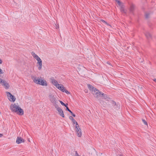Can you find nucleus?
Segmentation results:
<instances>
[{
	"mask_svg": "<svg viewBox=\"0 0 156 156\" xmlns=\"http://www.w3.org/2000/svg\"><path fill=\"white\" fill-rule=\"evenodd\" d=\"M93 92L94 94L96 96L97 98L101 97V93L97 89H94V90Z\"/></svg>",
	"mask_w": 156,
	"mask_h": 156,
	"instance_id": "obj_8",
	"label": "nucleus"
},
{
	"mask_svg": "<svg viewBox=\"0 0 156 156\" xmlns=\"http://www.w3.org/2000/svg\"><path fill=\"white\" fill-rule=\"evenodd\" d=\"M76 121L74 119L72 121V122L73 123L74 122H76Z\"/></svg>",
	"mask_w": 156,
	"mask_h": 156,
	"instance_id": "obj_32",
	"label": "nucleus"
},
{
	"mask_svg": "<svg viewBox=\"0 0 156 156\" xmlns=\"http://www.w3.org/2000/svg\"><path fill=\"white\" fill-rule=\"evenodd\" d=\"M49 98L50 101L53 104L55 107V105H57L56 104L57 101L55 95L53 94L50 93L49 95Z\"/></svg>",
	"mask_w": 156,
	"mask_h": 156,
	"instance_id": "obj_3",
	"label": "nucleus"
},
{
	"mask_svg": "<svg viewBox=\"0 0 156 156\" xmlns=\"http://www.w3.org/2000/svg\"><path fill=\"white\" fill-rule=\"evenodd\" d=\"M150 14L149 13H146L145 15V17L146 19L149 18Z\"/></svg>",
	"mask_w": 156,
	"mask_h": 156,
	"instance_id": "obj_17",
	"label": "nucleus"
},
{
	"mask_svg": "<svg viewBox=\"0 0 156 156\" xmlns=\"http://www.w3.org/2000/svg\"><path fill=\"white\" fill-rule=\"evenodd\" d=\"M146 36L148 38H150L151 37V34L149 32H146L145 34Z\"/></svg>",
	"mask_w": 156,
	"mask_h": 156,
	"instance_id": "obj_16",
	"label": "nucleus"
},
{
	"mask_svg": "<svg viewBox=\"0 0 156 156\" xmlns=\"http://www.w3.org/2000/svg\"><path fill=\"white\" fill-rule=\"evenodd\" d=\"M75 128L77 136L79 137H80L81 136L82 133L81 130L80 128V126H75Z\"/></svg>",
	"mask_w": 156,
	"mask_h": 156,
	"instance_id": "obj_9",
	"label": "nucleus"
},
{
	"mask_svg": "<svg viewBox=\"0 0 156 156\" xmlns=\"http://www.w3.org/2000/svg\"><path fill=\"white\" fill-rule=\"evenodd\" d=\"M116 2H117V1H118V0H116Z\"/></svg>",
	"mask_w": 156,
	"mask_h": 156,
	"instance_id": "obj_37",
	"label": "nucleus"
},
{
	"mask_svg": "<svg viewBox=\"0 0 156 156\" xmlns=\"http://www.w3.org/2000/svg\"><path fill=\"white\" fill-rule=\"evenodd\" d=\"M135 5L133 4H131L130 5V7L129 9V10L130 12L131 13H133L134 12V11L135 9Z\"/></svg>",
	"mask_w": 156,
	"mask_h": 156,
	"instance_id": "obj_12",
	"label": "nucleus"
},
{
	"mask_svg": "<svg viewBox=\"0 0 156 156\" xmlns=\"http://www.w3.org/2000/svg\"><path fill=\"white\" fill-rule=\"evenodd\" d=\"M142 121L145 125H147V123L146 122V121L145 120L142 119Z\"/></svg>",
	"mask_w": 156,
	"mask_h": 156,
	"instance_id": "obj_22",
	"label": "nucleus"
},
{
	"mask_svg": "<svg viewBox=\"0 0 156 156\" xmlns=\"http://www.w3.org/2000/svg\"><path fill=\"white\" fill-rule=\"evenodd\" d=\"M40 79V78L39 77H37L34 76L32 77V79L33 80L34 82L37 84H40V83L38 82Z\"/></svg>",
	"mask_w": 156,
	"mask_h": 156,
	"instance_id": "obj_11",
	"label": "nucleus"
},
{
	"mask_svg": "<svg viewBox=\"0 0 156 156\" xmlns=\"http://www.w3.org/2000/svg\"><path fill=\"white\" fill-rule=\"evenodd\" d=\"M51 83L57 88L61 90L62 92H64L65 87L62 85H61L60 86V85L58 83V81L55 80L54 78H52L51 79Z\"/></svg>",
	"mask_w": 156,
	"mask_h": 156,
	"instance_id": "obj_2",
	"label": "nucleus"
},
{
	"mask_svg": "<svg viewBox=\"0 0 156 156\" xmlns=\"http://www.w3.org/2000/svg\"><path fill=\"white\" fill-rule=\"evenodd\" d=\"M154 81L155 82H156V79H155L154 80Z\"/></svg>",
	"mask_w": 156,
	"mask_h": 156,
	"instance_id": "obj_36",
	"label": "nucleus"
},
{
	"mask_svg": "<svg viewBox=\"0 0 156 156\" xmlns=\"http://www.w3.org/2000/svg\"><path fill=\"white\" fill-rule=\"evenodd\" d=\"M69 119L72 120V121L74 119L72 116H70L69 117Z\"/></svg>",
	"mask_w": 156,
	"mask_h": 156,
	"instance_id": "obj_28",
	"label": "nucleus"
},
{
	"mask_svg": "<svg viewBox=\"0 0 156 156\" xmlns=\"http://www.w3.org/2000/svg\"><path fill=\"white\" fill-rule=\"evenodd\" d=\"M2 60L1 59H0V64H2Z\"/></svg>",
	"mask_w": 156,
	"mask_h": 156,
	"instance_id": "obj_34",
	"label": "nucleus"
},
{
	"mask_svg": "<svg viewBox=\"0 0 156 156\" xmlns=\"http://www.w3.org/2000/svg\"><path fill=\"white\" fill-rule=\"evenodd\" d=\"M73 125L75 124L76 125L75 126H78V127L79 126V125L77 123L76 121V122H74L73 123Z\"/></svg>",
	"mask_w": 156,
	"mask_h": 156,
	"instance_id": "obj_24",
	"label": "nucleus"
},
{
	"mask_svg": "<svg viewBox=\"0 0 156 156\" xmlns=\"http://www.w3.org/2000/svg\"><path fill=\"white\" fill-rule=\"evenodd\" d=\"M101 97H103L104 98L106 99L107 98V95L105 94H104L103 93H101Z\"/></svg>",
	"mask_w": 156,
	"mask_h": 156,
	"instance_id": "obj_20",
	"label": "nucleus"
},
{
	"mask_svg": "<svg viewBox=\"0 0 156 156\" xmlns=\"http://www.w3.org/2000/svg\"><path fill=\"white\" fill-rule=\"evenodd\" d=\"M72 116H73V117H75L76 115H75L73 114L72 112V113H71Z\"/></svg>",
	"mask_w": 156,
	"mask_h": 156,
	"instance_id": "obj_31",
	"label": "nucleus"
},
{
	"mask_svg": "<svg viewBox=\"0 0 156 156\" xmlns=\"http://www.w3.org/2000/svg\"><path fill=\"white\" fill-rule=\"evenodd\" d=\"M3 73L2 70L0 68V74H2Z\"/></svg>",
	"mask_w": 156,
	"mask_h": 156,
	"instance_id": "obj_30",
	"label": "nucleus"
},
{
	"mask_svg": "<svg viewBox=\"0 0 156 156\" xmlns=\"http://www.w3.org/2000/svg\"><path fill=\"white\" fill-rule=\"evenodd\" d=\"M101 20L102 22H103V23H106L107 25L110 26V25H109L108 23H107L106 22H105L104 20Z\"/></svg>",
	"mask_w": 156,
	"mask_h": 156,
	"instance_id": "obj_26",
	"label": "nucleus"
},
{
	"mask_svg": "<svg viewBox=\"0 0 156 156\" xmlns=\"http://www.w3.org/2000/svg\"><path fill=\"white\" fill-rule=\"evenodd\" d=\"M87 86L88 88L90 90H92L93 92L94 90V89H96V88L93 87L92 85L90 84H88Z\"/></svg>",
	"mask_w": 156,
	"mask_h": 156,
	"instance_id": "obj_14",
	"label": "nucleus"
},
{
	"mask_svg": "<svg viewBox=\"0 0 156 156\" xmlns=\"http://www.w3.org/2000/svg\"><path fill=\"white\" fill-rule=\"evenodd\" d=\"M24 140L20 137H18L16 140V143L17 144H20L21 143L24 142Z\"/></svg>",
	"mask_w": 156,
	"mask_h": 156,
	"instance_id": "obj_13",
	"label": "nucleus"
},
{
	"mask_svg": "<svg viewBox=\"0 0 156 156\" xmlns=\"http://www.w3.org/2000/svg\"><path fill=\"white\" fill-rule=\"evenodd\" d=\"M75 156H80L79 155H78V153H77V151L76 152V153L75 155Z\"/></svg>",
	"mask_w": 156,
	"mask_h": 156,
	"instance_id": "obj_29",
	"label": "nucleus"
},
{
	"mask_svg": "<svg viewBox=\"0 0 156 156\" xmlns=\"http://www.w3.org/2000/svg\"><path fill=\"white\" fill-rule=\"evenodd\" d=\"M36 59L37 61V63L42 62L41 60L39 57H37V58H36Z\"/></svg>",
	"mask_w": 156,
	"mask_h": 156,
	"instance_id": "obj_18",
	"label": "nucleus"
},
{
	"mask_svg": "<svg viewBox=\"0 0 156 156\" xmlns=\"http://www.w3.org/2000/svg\"><path fill=\"white\" fill-rule=\"evenodd\" d=\"M64 92H65L66 93L68 94H70V92H69L67 90L65 89L64 90Z\"/></svg>",
	"mask_w": 156,
	"mask_h": 156,
	"instance_id": "obj_25",
	"label": "nucleus"
},
{
	"mask_svg": "<svg viewBox=\"0 0 156 156\" xmlns=\"http://www.w3.org/2000/svg\"><path fill=\"white\" fill-rule=\"evenodd\" d=\"M3 135L2 134L0 133V137H2V136Z\"/></svg>",
	"mask_w": 156,
	"mask_h": 156,
	"instance_id": "obj_35",
	"label": "nucleus"
},
{
	"mask_svg": "<svg viewBox=\"0 0 156 156\" xmlns=\"http://www.w3.org/2000/svg\"><path fill=\"white\" fill-rule=\"evenodd\" d=\"M0 83L3 86H4L5 89H7L9 88L10 85L9 83L5 80H3L0 78Z\"/></svg>",
	"mask_w": 156,
	"mask_h": 156,
	"instance_id": "obj_5",
	"label": "nucleus"
},
{
	"mask_svg": "<svg viewBox=\"0 0 156 156\" xmlns=\"http://www.w3.org/2000/svg\"><path fill=\"white\" fill-rule=\"evenodd\" d=\"M32 54L33 57L35 59L38 57V56L34 52H32Z\"/></svg>",
	"mask_w": 156,
	"mask_h": 156,
	"instance_id": "obj_19",
	"label": "nucleus"
},
{
	"mask_svg": "<svg viewBox=\"0 0 156 156\" xmlns=\"http://www.w3.org/2000/svg\"><path fill=\"white\" fill-rule=\"evenodd\" d=\"M59 102H60L61 104L62 105H65V104H64L62 101H59Z\"/></svg>",
	"mask_w": 156,
	"mask_h": 156,
	"instance_id": "obj_27",
	"label": "nucleus"
},
{
	"mask_svg": "<svg viewBox=\"0 0 156 156\" xmlns=\"http://www.w3.org/2000/svg\"><path fill=\"white\" fill-rule=\"evenodd\" d=\"M6 94L7 95L8 98L10 101L14 102L16 100L15 97L12 95V94L9 92L6 91L5 92Z\"/></svg>",
	"mask_w": 156,
	"mask_h": 156,
	"instance_id": "obj_4",
	"label": "nucleus"
},
{
	"mask_svg": "<svg viewBox=\"0 0 156 156\" xmlns=\"http://www.w3.org/2000/svg\"><path fill=\"white\" fill-rule=\"evenodd\" d=\"M117 3L120 7V11L122 13H126V10L124 9L125 6L123 4L119 1H118Z\"/></svg>",
	"mask_w": 156,
	"mask_h": 156,
	"instance_id": "obj_6",
	"label": "nucleus"
},
{
	"mask_svg": "<svg viewBox=\"0 0 156 156\" xmlns=\"http://www.w3.org/2000/svg\"><path fill=\"white\" fill-rule=\"evenodd\" d=\"M37 66L38 67V69L39 70H40L41 68L42 67V63L41 62H39V63H37Z\"/></svg>",
	"mask_w": 156,
	"mask_h": 156,
	"instance_id": "obj_15",
	"label": "nucleus"
},
{
	"mask_svg": "<svg viewBox=\"0 0 156 156\" xmlns=\"http://www.w3.org/2000/svg\"><path fill=\"white\" fill-rule=\"evenodd\" d=\"M38 82L40 83V84H37L45 86H47V83L46 81L45 80L43 79L41 77H40Z\"/></svg>",
	"mask_w": 156,
	"mask_h": 156,
	"instance_id": "obj_10",
	"label": "nucleus"
},
{
	"mask_svg": "<svg viewBox=\"0 0 156 156\" xmlns=\"http://www.w3.org/2000/svg\"><path fill=\"white\" fill-rule=\"evenodd\" d=\"M112 104L113 105V106H115V108H116L117 107V105H116V103L114 101H112Z\"/></svg>",
	"mask_w": 156,
	"mask_h": 156,
	"instance_id": "obj_21",
	"label": "nucleus"
},
{
	"mask_svg": "<svg viewBox=\"0 0 156 156\" xmlns=\"http://www.w3.org/2000/svg\"><path fill=\"white\" fill-rule=\"evenodd\" d=\"M66 110L68 111H69V112H70L71 113H72V112L69 108L68 107H66Z\"/></svg>",
	"mask_w": 156,
	"mask_h": 156,
	"instance_id": "obj_23",
	"label": "nucleus"
},
{
	"mask_svg": "<svg viewBox=\"0 0 156 156\" xmlns=\"http://www.w3.org/2000/svg\"><path fill=\"white\" fill-rule=\"evenodd\" d=\"M10 109L11 111L16 113L19 115H23L24 114L23 110L16 104H12L10 106Z\"/></svg>",
	"mask_w": 156,
	"mask_h": 156,
	"instance_id": "obj_1",
	"label": "nucleus"
},
{
	"mask_svg": "<svg viewBox=\"0 0 156 156\" xmlns=\"http://www.w3.org/2000/svg\"><path fill=\"white\" fill-rule=\"evenodd\" d=\"M55 107L56 108V110L58 111L59 114L62 117H65V115L63 112V111L62 108L59 107L58 105H55Z\"/></svg>",
	"mask_w": 156,
	"mask_h": 156,
	"instance_id": "obj_7",
	"label": "nucleus"
},
{
	"mask_svg": "<svg viewBox=\"0 0 156 156\" xmlns=\"http://www.w3.org/2000/svg\"><path fill=\"white\" fill-rule=\"evenodd\" d=\"M68 105V104H65V105H64V106L66 108V107H67Z\"/></svg>",
	"mask_w": 156,
	"mask_h": 156,
	"instance_id": "obj_33",
	"label": "nucleus"
}]
</instances>
